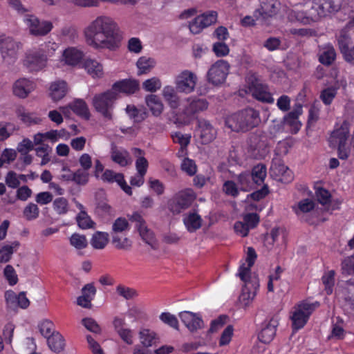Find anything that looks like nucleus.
<instances>
[{
	"instance_id": "obj_1",
	"label": "nucleus",
	"mask_w": 354,
	"mask_h": 354,
	"mask_svg": "<svg viewBox=\"0 0 354 354\" xmlns=\"http://www.w3.org/2000/svg\"><path fill=\"white\" fill-rule=\"evenodd\" d=\"M83 33L86 44L97 50L114 51L120 47L122 39L117 22L106 15L97 17L84 29Z\"/></svg>"
},
{
	"instance_id": "obj_2",
	"label": "nucleus",
	"mask_w": 354,
	"mask_h": 354,
	"mask_svg": "<svg viewBox=\"0 0 354 354\" xmlns=\"http://www.w3.org/2000/svg\"><path fill=\"white\" fill-rule=\"evenodd\" d=\"M261 122L259 112L247 108L233 113L225 119V125L233 131L246 132L257 127Z\"/></svg>"
},
{
	"instance_id": "obj_3",
	"label": "nucleus",
	"mask_w": 354,
	"mask_h": 354,
	"mask_svg": "<svg viewBox=\"0 0 354 354\" xmlns=\"http://www.w3.org/2000/svg\"><path fill=\"white\" fill-rule=\"evenodd\" d=\"M58 48L55 42H44L37 48H33L26 53L24 66L29 71H39L46 67L48 57H51Z\"/></svg>"
},
{
	"instance_id": "obj_4",
	"label": "nucleus",
	"mask_w": 354,
	"mask_h": 354,
	"mask_svg": "<svg viewBox=\"0 0 354 354\" xmlns=\"http://www.w3.org/2000/svg\"><path fill=\"white\" fill-rule=\"evenodd\" d=\"M118 98V94L111 91L107 90L105 92L96 94L92 101L95 110L100 113L104 118L111 120L114 103Z\"/></svg>"
},
{
	"instance_id": "obj_5",
	"label": "nucleus",
	"mask_w": 354,
	"mask_h": 354,
	"mask_svg": "<svg viewBox=\"0 0 354 354\" xmlns=\"http://www.w3.org/2000/svg\"><path fill=\"white\" fill-rule=\"evenodd\" d=\"M196 198L193 189L187 188L178 191L168 201V209L174 214H178L188 209Z\"/></svg>"
},
{
	"instance_id": "obj_6",
	"label": "nucleus",
	"mask_w": 354,
	"mask_h": 354,
	"mask_svg": "<svg viewBox=\"0 0 354 354\" xmlns=\"http://www.w3.org/2000/svg\"><path fill=\"white\" fill-rule=\"evenodd\" d=\"M342 4V0H313L311 17L319 20L330 14L338 12Z\"/></svg>"
},
{
	"instance_id": "obj_7",
	"label": "nucleus",
	"mask_w": 354,
	"mask_h": 354,
	"mask_svg": "<svg viewBox=\"0 0 354 354\" xmlns=\"http://www.w3.org/2000/svg\"><path fill=\"white\" fill-rule=\"evenodd\" d=\"M317 306H318L317 302L309 303L306 301H302L297 304L291 316L293 328L296 330L302 328Z\"/></svg>"
},
{
	"instance_id": "obj_8",
	"label": "nucleus",
	"mask_w": 354,
	"mask_h": 354,
	"mask_svg": "<svg viewBox=\"0 0 354 354\" xmlns=\"http://www.w3.org/2000/svg\"><path fill=\"white\" fill-rule=\"evenodd\" d=\"M230 64L227 61L220 59L212 64L207 72V80L213 85H220L225 82L229 73Z\"/></svg>"
},
{
	"instance_id": "obj_9",
	"label": "nucleus",
	"mask_w": 354,
	"mask_h": 354,
	"mask_svg": "<svg viewBox=\"0 0 354 354\" xmlns=\"http://www.w3.org/2000/svg\"><path fill=\"white\" fill-rule=\"evenodd\" d=\"M129 221L136 223L137 228L142 239L152 248L155 249L156 243L154 233L146 225V222L142 216L138 212H135L129 216Z\"/></svg>"
},
{
	"instance_id": "obj_10",
	"label": "nucleus",
	"mask_w": 354,
	"mask_h": 354,
	"mask_svg": "<svg viewBox=\"0 0 354 354\" xmlns=\"http://www.w3.org/2000/svg\"><path fill=\"white\" fill-rule=\"evenodd\" d=\"M24 21L28 27L31 35L35 36H44L51 31L53 24L48 21H41L33 15H26Z\"/></svg>"
},
{
	"instance_id": "obj_11",
	"label": "nucleus",
	"mask_w": 354,
	"mask_h": 354,
	"mask_svg": "<svg viewBox=\"0 0 354 354\" xmlns=\"http://www.w3.org/2000/svg\"><path fill=\"white\" fill-rule=\"evenodd\" d=\"M218 14L214 10H209L196 17L189 22V28L193 34L200 33L204 28L215 24L217 21Z\"/></svg>"
},
{
	"instance_id": "obj_12",
	"label": "nucleus",
	"mask_w": 354,
	"mask_h": 354,
	"mask_svg": "<svg viewBox=\"0 0 354 354\" xmlns=\"http://www.w3.org/2000/svg\"><path fill=\"white\" fill-rule=\"evenodd\" d=\"M196 75L191 71H184L176 78V88L178 91L190 93L196 86Z\"/></svg>"
},
{
	"instance_id": "obj_13",
	"label": "nucleus",
	"mask_w": 354,
	"mask_h": 354,
	"mask_svg": "<svg viewBox=\"0 0 354 354\" xmlns=\"http://www.w3.org/2000/svg\"><path fill=\"white\" fill-rule=\"evenodd\" d=\"M249 89L252 97L258 101L269 104L274 102V98L269 91L268 85L259 82L258 80L252 81Z\"/></svg>"
},
{
	"instance_id": "obj_14",
	"label": "nucleus",
	"mask_w": 354,
	"mask_h": 354,
	"mask_svg": "<svg viewBox=\"0 0 354 354\" xmlns=\"http://www.w3.org/2000/svg\"><path fill=\"white\" fill-rule=\"evenodd\" d=\"M349 136V124L344 121L339 127L335 126L329 138V146L335 148L338 145L346 144Z\"/></svg>"
},
{
	"instance_id": "obj_15",
	"label": "nucleus",
	"mask_w": 354,
	"mask_h": 354,
	"mask_svg": "<svg viewBox=\"0 0 354 354\" xmlns=\"http://www.w3.org/2000/svg\"><path fill=\"white\" fill-rule=\"evenodd\" d=\"M178 315L181 322L191 333L196 332L203 327V320L199 313L183 311Z\"/></svg>"
},
{
	"instance_id": "obj_16",
	"label": "nucleus",
	"mask_w": 354,
	"mask_h": 354,
	"mask_svg": "<svg viewBox=\"0 0 354 354\" xmlns=\"http://www.w3.org/2000/svg\"><path fill=\"white\" fill-rule=\"evenodd\" d=\"M208 105V102L205 99L188 97L187 99V104L183 110V113L187 118L191 119L196 113L206 110Z\"/></svg>"
},
{
	"instance_id": "obj_17",
	"label": "nucleus",
	"mask_w": 354,
	"mask_h": 354,
	"mask_svg": "<svg viewBox=\"0 0 354 354\" xmlns=\"http://www.w3.org/2000/svg\"><path fill=\"white\" fill-rule=\"evenodd\" d=\"M198 131L203 145L211 142L216 136V129L209 121L205 119L198 120Z\"/></svg>"
},
{
	"instance_id": "obj_18",
	"label": "nucleus",
	"mask_w": 354,
	"mask_h": 354,
	"mask_svg": "<svg viewBox=\"0 0 354 354\" xmlns=\"http://www.w3.org/2000/svg\"><path fill=\"white\" fill-rule=\"evenodd\" d=\"M19 43H17L12 37L0 36V48L2 57L15 59L17 50L19 48Z\"/></svg>"
},
{
	"instance_id": "obj_19",
	"label": "nucleus",
	"mask_w": 354,
	"mask_h": 354,
	"mask_svg": "<svg viewBox=\"0 0 354 354\" xmlns=\"http://www.w3.org/2000/svg\"><path fill=\"white\" fill-rule=\"evenodd\" d=\"M140 88L139 82L135 80L124 79L115 82L111 91H114L117 94L118 93L131 95L136 93Z\"/></svg>"
},
{
	"instance_id": "obj_20",
	"label": "nucleus",
	"mask_w": 354,
	"mask_h": 354,
	"mask_svg": "<svg viewBox=\"0 0 354 354\" xmlns=\"http://www.w3.org/2000/svg\"><path fill=\"white\" fill-rule=\"evenodd\" d=\"M302 113V106L299 105L292 111L288 113L283 118V124L290 128L292 133H297L301 127V123L299 120V117Z\"/></svg>"
},
{
	"instance_id": "obj_21",
	"label": "nucleus",
	"mask_w": 354,
	"mask_h": 354,
	"mask_svg": "<svg viewBox=\"0 0 354 354\" xmlns=\"http://www.w3.org/2000/svg\"><path fill=\"white\" fill-rule=\"evenodd\" d=\"M35 87L36 84L33 81L27 78H20L13 85V93L20 98H26Z\"/></svg>"
},
{
	"instance_id": "obj_22",
	"label": "nucleus",
	"mask_w": 354,
	"mask_h": 354,
	"mask_svg": "<svg viewBox=\"0 0 354 354\" xmlns=\"http://www.w3.org/2000/svg\"><path fill=\"white\" fill-rule=\"evenodd\" d=\"M82 295L77 297V305L89 308L91 306V301L94 299L96 294V288L93 283H87L82 289Z\"/></svg>"
},
{
	"instance_id": "obj_23",
	"label": "nucleus",
	"mask_w": 354,
	"mask_h": 354,
	"mask_svg": "<svg viewBox=\"0 0 354 354\" xmlns=\"http://www.w3.org/2000/svg\"><path fill=\"white\" fill-rule=\"evenodd\" d=\"M111 159L120 167H124L132 163L129 152L124 149L112 147L111 150Z\"/></svg>"
},
{
	"instance_id": "obj_24",
	"label": "nucleus",
	"mask_w": 354,
	"mask_h": 354,
	"mask_svg": "<svg viewBox=\"0 0 354 354\" xmlns=\"http://www.w3.org/2000/svg\"><path fill=\"white\" fill-rule=\"evenodd\" d=\"M337 44L344 60L349 62L348 55H352L353 47L349 48L351 44V38L345 31H342L337 38Z\"/></svg>"
},
{
	"instance_id": "obj_25",
	"label": "nucleus",
	"mask_w": 354,
	"mask_h": 354,
	"mask_svg": "<svg viewBox=\"0 0 354 354\" xmlns=\"http://www.w3.org/2000/svg\"><path fill=\"white\" fill-rule=\"evenodd\" d=\"M279 6L278 0H261L260 14L265 19L272 17L278 12Z\"/></svg>"
},
{
	"instance_id": "obj_26",
	"label": "nucleus",
	"mask_w": 354,
	"mask_h": 354,
	"mask_svg": "<svg viewBox=\"0 0 354 354\" xmlns=\"http://www.w3.org/2000/svg\"><path fill=\"white\" fill-rule=\"evenodd\" d=\"M276 326L272 320L266 324L258 334V339L263 344H269L276 335Z\"/></svg>"
},
{
	"instance_id": "obj_27",
	"label": "nucleus",
	"mask_w": 354,
	"mask_h": 354,
	"mask_svg": "<svg viewBox=\"0 0 354 354\" xmlns=\"http://www.w3.org/2000/svg\"><path fill=\"white\" fill-rule=\"evenodd\" d=\"M47 344L49 348L56 353L63 352L66 346L65 339L59 333L50 335L47 339Z\"/></svg>"
},
{
	"instance_id": "obj_28",
	"label": "nucleus",
	"mask_w": 354,
	"mask_h": 354,
	"mask_svg": "<svg viewBox=\"0 0 354 354\" xmlns=\"http://www.w3.org/2000/svg\"><path fill=\"white\" fill-rule=\"evenodd\" d=\"M70 109L77 115L85 119L89 120L91 113L86 102L82 99H76L69 104Z\"/></svg>"
},
{
	"instance_id": "obj_29",
	"label": "nucleus",
	"mask_w": 354,
	"mask_h": 354,
	"mask_svg": "<svg viewBox=\"0 0 354 354\" xmlns=\"http://www.w3.org/2000/svg\"><path fill=\"white\" fill-rule=\"evenodd\" d=\"M128 116L133 120L134 122H141L147 118L148 113L145 108H138L133 104H128L125 109Z\"/></svg>"
},
{
	"instance_id": "obj_30",
	"label": "nucleus",
	"mask_w": 354,
	"mask_h": 354,
	"mask_svg": "<svg viewBox=\"0 0 354 354\" xmlns=\"http://www.w3.org/2000/svg\"><path fill=\"white\" fill-rule=\"evenodd\" d=\"M145 102L153 115L158 117L163 111V104L160 98L156 95L150 94L146 96Z\"/></svg>"
},
{
	"instance_id": "obj_31",
	"label": "nucleus",
	"mask_w": 354,
	"mask_h": 354,
	"mask_svg": "<svg viewBox=\"0 0 354 354\" xmlns=\"http://www.w3.org/2000/svg\"><path fill=\"white\" fill-rule=\"evenodd\" d=\"M17 117L25 124L30 126L40 123L41 120L35 113L27 111L24 107L20 106L16 111Z\"/></svg>"
},
{
	"instance_id": "obj_32",
	"label": "nucleus",
	"mask_w": 354,
	"mask_h": 354,
	"mask_svg": "<svg viewBox=\"0 0 354 354\" xmlns=\"http://www.w3.org/2000/svg\"><path fill=\"white\" fill-rule=\"evenodd\" d=\"M50 96L54 101H59L66 94L67 84L65 81L53 82L50 87Z\"/></svg>"
},
{
	"instance_id": "obj_33",
	"label": "nucleus",
	"mask_w": 354,
	"mask_h": 354,
	"mask_svg": "<svg viewBox=\"0 0 354 354\" xmlns=\"http://www.w3.org/2000/svg\"><path fill=\"white\" fill-rule=\"evenodd\" d=\"M82 53L75 48H68L63 53L65 62L71 66H75L79 64L82 59Z\"/></svg>"
},
{
	"instance_id": "obj_34",
	"label": "nucleus",
	"mask_w": 354,
	"mask_h": 354,
	"mask_svg": "<svg viewBox=\"0 0 354 354\" xmlns=\"http://www.w3.org/2000/svg\"><path fill=\"white\" fill-rule=\"evenodd\" d=\"M288 18L290 21H299L304 24H309L312 21L315 22L318 21L313 19V17H311V8L309 9L308 12L292 10L290 12Z\"/></svg>"
},
{
	"instance_id": "obj_35",
	"label": "nucleus",
	"mask_w": 354,
	"mask_h": 354,
	"mask_svg": "<svg viewBox=\"0 0 354 354\" xmlns=\"http://www.w3.org/2000/svg\"><path fill=\"white\" fill-rule=\"evenodd\" d=\"M84 66L87 73L92 77H100L103 75V66L95 59H86L84 61Z\"/></svg>"
},
{
	"instance_id": "obj_36",
	"label": "nucleus",
	"mask_w": 354,
	"mask_h": 354,
	"mask_svg": "<svg viewBox=\"0 0 354 354\" xmlns=\"http://www.w3.org/2000/svg\"><path fill=\"white\" fill-rule=\"evenodd\" d=\"M20 243L17 241L12 242L10 245H4L0 248V263H5L12 258L13 253L17 250Z\"/></svg>"
},
{
	"instance_id": "obj_37",
	"label": "nucleus",
	"mask_w": 354,
	"mask_h": 354,
	"mask_svg": "<svg viewBox=\"0 0 354 354\" xmlns=\"http://www.w3.org/2000/svg\"><path fill=\"white\" fill-rule=\"evenodd\" d=\"M183 222L187 230L189 232H194L201 228L202 225V218L196 213H190L184 218Z\"/></svg>"
},
{
	"instance_id": "obj_38",
	"label": "nucleus",
	"mask_w": 354,
	"mask_h": 354,
	"mask_svg": "<svg viewBox=\"0 0 354 354\" xmlns=\"http://www.w3.org/2000/svg\"><path fill=\"white\" fill-rule=\"evenodd\" d=\"M252 181L257 185H261L267 175V169L264 164H258L253 167L250 174Z\"/></svg>"
},
{
	"instance_id": "obj_39",
	"label": "nucleus",
	"mask_w": 354,
	"mask_h": 354,
	"mask_svg": "<svg viewBox=\"0 0 354 354\" xmlns=\"http://www.w3.org/2000/svg\"><path fill=\"white\" fill-rule=\"evenodd\" d=\"M336 58V53L332 46H326L319 53V61L324 65H331Z\"/></svg>"
},
{
	"instance_id": "obj_40",
	"label": "nucleus",
	"mask_w": 354,
	"mask_h": 354,
	"mask_svg": "<svg viewBox=\"0 0 354 354\" xmlns=\"http://www.w3.org/2000/svg\"><path fill=\"white\" fill-rule=\"evenodd\" d=\"M109 241V234L106 232H96L91 241V244L95 249H103Z\"/></svg>"
},
{
	"instance_id": "obj_41",
	"label": "nucleus",
	"mask_w": 354,
	"mask_h": 354,
	"mask_svg": "<svg viewBox=\"0 0 354 354\" xmlns=\"http://www.w3.org/2000/svg\"><path fill=\"white\" fill-rule=\"evenodd\" d=\"M155 63L154 59L151 57H147L145 56L140 57L136 63L138 68V74L147 73L154 67Z\"/></svg>"
},
{
	"instance_id": "obj_42",
	"label": "nucleus",
	"mask_w": 354,
	"mask_h": 354,
	"mask_svg": "<svg viewBox=\"0 0 354 354\" xmlns=\"http://www.w3.org/2000/svg\"><path fill=\"white\" fill-rule=\"evenodd\" d=\"M335 272L332 270L325 272L322 277V281L324 285V290L328 295L333 293L335 286Z\"/></svg>"
},
{
	"instance_id": "obj_43",
	"label": "nucleus",
	"mask_w": 354,
	"mask_h": 354,
	"mask_svg": "<svg viewBox=\"0 0 354 354\" xmlns=\"http://www.w3.org/2000/svg\"><path fill=\"white\" fill-rule=\"evenodd\" d=\"M248 286V284H245L239 296V301L245 308L250 304L256 296V290H250Z\"/></svg>"
},
{
	"instance_id": "obj_44",
	"label": "nucleus",
	"mask_w": 354,
	"mask_h": 354,
	"mask_svg": "<svg viewBox=\"0 0 354 354\" xmlns=\"http://www.w3.org/2000/svg\"><path fill=\"white\" fill-rule=\"evenodd\" d=\"M338 87L329 86L323 89L320 93V99L325 105H330L337 93Z\"/></svg>"
},
{
	"instance_id": "obj_45",
	"label": "nucleus",
	"mask_w": 354,
	"mask_h": 354,
	"mask_svg": "<svg viewBox=\"0 0 354 354\" xmlns=\"http://www.w3.org/2000/svg\"><path fill=\"white\" fill-rule=\"evenodd\" d=\"M278 170L277 174L278 180L281 181H291L292 180V171L283 164H279L277 167L276 165L272 166L271 171Z\"/></svg>"
},
{
	"instance_id": "obj_46",
	"label": "nucleus",
	"mask_w": 354,
	"mask_h": 354,
	"mask_svg": "<svg viewBox=\"0 0 354 354\" xmlns=\"http://www.w3.org/2000/svg\"><path fill=\"white\" fill-rule=\"evenodd\" d=\"M70 244L77 250H82L87 247L88 241L84 235L73 233L70 237Z\"/></svg>"
},
{
	"instance_id": "obj_47",
	"label": "nucleus",
	"mask_w": 354,
	"mask_h": 354,
	"mask_svg": "<svg viewBox=\"0 0 354 354\" xmlns=\"http://www.w3.org/2000/svg\"><path fill=\"white\" fill-rule=\"evenodd\" d=\"M76 221L78 226L83 230L91 228L95 225L86 212H79L76 216Z\"/></svg>"
},
{
	"instance_id": "obj_48",
	"label": "nucleus",
	"mask_w": 354,
	"mask_h": 354,
	"mask_svg": "<svg viewBox=\"0 0 354 354\" xmlns=\"http://www.w3.org/2000/svg\"><path fill=\"white\" fill-rule=\"evenodd\" d=\"M39 330L41 334L46 339L53 335V333H57L55 331V325L53 322L49 319H44L41 321L39 325Z\"/></svg>"
},
{
	"instance_id": "obj_49",
	"label": "nucleus",
	"mask_w": 354,
	"mask_h": 354,
	"mask_svg": "<svg viewBox=\"0 0 354 354\" xmlns=\"http://www.w3.org/2000/svg\"><path fill=\"white\" fill-rule=\"evenodd\" d=\"M54 210L59 215L65 214L68 211V201L64 197H59L54 200L53 203Z\"/></svg>"
},
{
	"instance_id": "obj_50",
	"label": "nucleus",
	"mask_w": 354,
	"mask_h": 354,
	"mask_svg": "<svg viewBox=\"0 0 354 354\" xmlns=\"http://www.w3.org/2000/svg\"><path fill=\"white\" fill-rule=\"evenodd\" d=\"M160 319L170 327L178 330V320L175 315L170 313H162L160 315Z\"/></svg>"
},
{
	"instance_id": "obj_51",
	"label": "nucleus",
	"mask_w": 354,
	"mask_h": 354,
	"mask_svg": "<svg viewBox=\"0 0 354 354\" xmlns=\"http://www.w3.org/2000/svg\"><path fill=\"white\" fill-rule=\"evenodd\" d=\"M123 175L122 173H115L111 169H106L102 174L101 179L106 183H113L116 182L118 183Z\"/></svg>"
},
{
	"instance_id": "obj_52",
	"label": "nucleus",
	"mask_w": 354,
	"mask_h": 354,
	"mask_svg": "<svg viewBox=\"0 0 354 354\" xmlns=\"http://www.w3.org/2000/svg\"><path fill=\"white\" fill-rule=\"evenodd\" d=\"M23 213L27 220L31 221L38 217L39 209L36 204L30 203L24 208Z\"/></svg>"
},
{
	"instance_id": "obj_53",
	"label": "nucleus",
	"mask_w": 354,
	"mask_h": 354,
	"mask_svg": "<svg viewBox=\"0 0 354 354\" xmlns=\"http://www.w3.org/2000/svg\"><path fill=\"white\" fill-rule=\"evenodd\" d=\"M212 51L216 57H221L229 54L230 48L224 41H217L213 44Z\"/></svg>"
},
{
	"instance_id": "obj_54",
	"label": "nucleus",
	"mask_w": 354,
	"mask_h": 354,
	"mask_svg": "<svg viewBox=\"0 0 354 354\" xmlns=\"http://www.w3.org/2000/svg\"><path fill=\"white\" fill-rule=\"evenodd\" d=\"M180 167L181 169L189 176L195 175L197 171V167L195 162L193 160L189 159V158H185L183 160Z\"/></svg>"
},
{
	"instance_id": "obj_55",
	"label": "nucleus",
	"mask_w": 354,
	"mask_h": 354,
	"mask_svg": "<svg viewBox=\"0 0 354 354\" xmlns=\"http://www.w3.org/2000/svg\"><path fill=\"white\" fill-rule=\"evenodd\" d=\"M73 182L80 185H86L88 181L89 174L88 171L78 169L73 172Z\"/></svg>"
},
{
	"instance_id": "obj_56",
	"label": "nucleus",
	"mask_w": 354,
	"mask_h": 354,
	"mask_svg": "<svg viewBox=\"0 0 354 354\" xmlns=\"http://www.w3.org/2000/svg\"><path fill=\"white\" fill-rule=\"evenodd\" d=\"M141 343L146 347L151 346L155 339V333L149 329H143L140 332Z\"/></svg>"
},
{
	"instance_id": "obj_57",
	"label": "nucleus",
	"mask_w": 354,
	"mask_h": 354,
	"mask_svg": "<svg viewBox=\"0 0 354 354\" xmlns=\"http://www.w3.org/2000/svg\"><path fill=\"white\" fill-rule=\"evenodd\" d=\"M171 138L175 143H178L182 147V149L187 147L190 142L191 136L184 135L177 131L171 134Z\"/></svg>"
},
{
	"instance_id": "obj_58",
	"label": "nucleus",
	"mask_w": 354,
	"mask_h": 354,
	"mask_svg": "<svg viewBox=\"0 0 354 354\" xmlns=\"http://www.w3.org/2000/svg\"><path fill=\"white\" fill-rule=\"evenodd\" d=\"M5 278L10 286H14L18 282V277L14 268L11 265H7L3 270Z\"/></svg>"
},
{
	"instance_id": "obj_59",
	"label": "nucleus",
	"mask_w": 354,
	"mask_h": 354,
	"mask_svg": "<svg viewBox=\"0 0 354 354\" xmlns=\"http://www.w3.org/2000/svg\"><path fill=\"white\" fill-rule=\"evenodd\" d=\"M315 207L314 203L310 199H304L299 202L298 207L295 209L296 214H299V212L307 213L313 210Z\"/></svg>"
},
{
	"instance_id": "obj_60",
	"label": "nucleus",
	"mask_w": 354,
	"mask_h": 354,
	"mask_svg": "<svg viewBox=\"0 0 354 354\" xmlns=\"http://www.w3.org/2000/svg\"><path fill=\"white\" fill-rule=\"evenodd\" d=\"M234 328L232 325H228L223 331L220 339L219 346H223L230 344L233 336Z\"/></svg>"
},
{
	"instance_id": "obj_61",
	"label": "nucleus",
	"mask_w": 354,
	"mask_h": 354,
	"mask_svg": "<svg viewBox=\"0 0 354 354\" xmlns=\"http://www.w3.org/2000/svg\"><path fill=\"white\" fill-rule=\"evenodd\" d=\"M118 294L126 299H131L137 295L136 291L131 288L118 285L116 288Z\"/></svg>"
},
{
	"instance_id": "obj_62",
	"label": "nucleus",
	"mask_w": 354,
	"mask_h": 354,
	"mask_svg": "<svg viewBox=\"0 0 354 354\" xmlns=\"http://www.w3.org/2000/svg\"><path fill=\"white\" fill-rule=\"evenodd\" d=\"M228 317L225 315H221L216 319L212 320L210 324L209 332L211 333L216 332L218 329L222 328L227 322Z\"/></svg>"
},
{
	"instance_id": "obj_63",
	"label": "nucleus",
	"mask_w": 354,
	"mask_h": 354,
	"mask_svg": "<svg viewBox=\"0 0 354 354\" xmlns=\"http://www.w3.org/2000/svg\"><path fill=\"white\" fill-rule=\"evenodd\" d=\"M161 87V82L160 80L156 77H153L143 82V88L145 91L149 92H156Z\"/></svg>"
},
{
	"instance_id": "obj_64",
	"label": "nucleus",
	"mask_w": 354,
	"mask_h": 354,
	"mask_svg": "<svg viewBox=\"0 0 354 354\" xmlns=\"http://www.w3.org/2000/svg\"><path fill=\"white\" fill-rule=\"evenodd\" d=\"M342 270L343 274H354V254L343 260L342 262Z\"/></svg>"
}]
</instances>
